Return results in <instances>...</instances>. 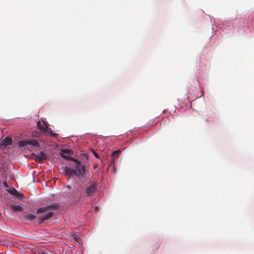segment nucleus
<instances>
[{
    "label": "nucleus",
    "instance_id": "obj_1",
    "mask_svg": "<svg viewBox=\"0 0 254 254\" xmlns=\"http://www.w3.org/2000/svg\"><path fill=\"white\" fill-rule=\"evenodd\" d=\"M70 160L75 162V166L73 169L65 167L64 168L65 174L68 176L74 175L79 178H82L85 170L84 166L82 165L80 161L76 159L73 158H70Z\"/></svg>",
    "mask_w": 254,
    "mask_h": 254
},
{
    "label": "nucleus",
    "instance_id": "obj_2",
    "mask_svg": "<svg viewBox=\"0 0 254 254\" xmlns=\"http://www.w3.org/2000/svg\"><path fill=\"white\" fill-rule=\"evenodd\" d=\"M37 126L38 128L41 130L43 131L44 133L48 132L51 136L53 137H55L57 135L56 133H54L52 131L51 128H49L48 125L45 123V122L43 121L42 122L40 121H38L37 123Z\"/></svg>",
    "mask_w": 254,
    "mask_h": 254
},
{
    "label": "nucleus",
    "instance_id": "obj_3",
    "mask_svg": "<svg viewBox=\"0 0 254 254\" xmlns=\"http://www.w3.org/2000/svg\"><path fill=\"white\" fill-rule=\"evenodd\" d=\"M97 190V185L94 183H91L87 188L85 192L88 197L94 196Z\"/></svg>",
    "mask_w": 254,
    "mask_h": 254
},
{
    "label": "nucleus",
    "instance_id": "obj_4",
    "mask_svg": "<svg viewBox=\"0 0 254 254\" xmlns=\"http://www.w3.org/2000/svg\"><path fill=\"white\" fill-rule=\"evenodd\" d=\"M57 206H58V204H54L47 207L40 208L37 209V213L38 214L44 213L46 212V211L49 209H52L53 210L56 209L58 208Z\"/></svg>",
    "mask_w": 254,
    "mask_h": 254
},
{
    "label": "nucleus",
    "instance_id": "obj_5",
    "mask_svg": "<svg viewBox=\"0 0 254 254\" xmlns=\"http://www.w3.org/2000/svg\"><path fill=\"white\" fill-rule=\"evenodd\" d=\"M53 215V212L50 211L46 213L43 214L42 215H40L39 216V220H40L41 223L43 222L44 221L49 219L51 218Z\"/></svg>",
    "mask_w": 254,
    "mask_h": 254
},
{
    "label": "nucleus",
    "instance_id": "obj_6",
    "mask_svg": "<svg viewBox=\"0 0 254 254\" xmlns=\"http://www.w3.org/2000/svg\"><path fill=\"white\" fill-rule=\"evenodd\" d=\"M12 143V139L10 137H5L0 143V148L4 149L7 146L10 145Z\"/></svg>",
    "mask_w": 254,
    "mask_h": 254
},
{
    "label": "nucleus",
    "instance_id": "obj_7",
    "mask_svg": "<svg viewBox=\"0 0 254 254\" xmlns=\"http://www.w3.org/2000/svg\"><path fill=\"white\" fill-rule=\"evenodd\" d=\"M46 155L43 151H41L35 157V160L37 162H41L46 159Z\"/></svg>",
    "mask_w": 254,
    "mask_h": 254
},
{
    "label": "nucleus",
    "instance_id": "obj_8",
    "mask_svg": "<svg viewBox=\"0 0 254 254\" xmlns=\"http://www.w3.org/2000/svg\"><path fill=\"white\" fill-rule=\"evenodd\" d=\"M21 218L24 219L29 221H32L36 218V216L32 214L23 213L21 216Z\"/></svg>",
    "mask_w": 254,
    "mask_h": 254
},
{
    "label": "nucleus",
    "instance_id": "obj_9",
    "mask_svg": "<svg viewBox=\"0 0 254 254\" xmlns=\"http://www.w3.org/2000/svg\"><path fill=\"white\" fill-rule=\"evenodd\" d=\"M70 150H69V149H65V150H62V151L60 153V155L65 158V159H66L67 160H70V157H68L67 156V155H69L70 154Z\"/></svg>",
    "mask_w": 254,
    "mask_h": 254
},
{
    "label": "nucleus",
    "instance_id": "obj_10",
    "mask_svg": "<svg viewBox=\"0 0 254 254\" xmlns=\"http://www.w3.org/2000/svg\"><path fill=\"white\" fill-rule=\"evenodd\" d=\"M122 152L120 150L114 151L111 155L112 162H114L118 158L119 154Z\"/></svg>",
    "mask_w": 254,
    "mask_h": 254
},
{
    "label": "nucleus",
    "instance_id": "obj_11",
    "mask_svg": "<svg viewBox=\"0 0 254 254\" xmlns=\"http://www.w3.org/2000/svg\"><path fill=\"white\" fill-rule=\"evenodd\" d=\"M11 208L13 211L15 212H20L23 211L22 207L20 205H11Z\"/></svg>",
    "mask_w": 254,
    "mask_h": 254
},
{
    "label": "nucleus",
    "instance_id": "obj_12",
    "mask_svg": "<svg viewBox=\"0 0 254 254\" xmlns=\"http://www.w3.org/2000/svg\"><path fill=\"white\" fill-rule=\"evenodd\" d=\"M28 145H31L35 147H39V143L38 141L34 139H31L30 140H27Z\"/></svg>",
    "mask_w": 254,
    "mask_h": 254
},
{
    "label": "nucleus",
    "instance_id": "obj_13",
    "mask_svg": "<svg viewBox=\"0 0 254 254\" xmlns=\"http://www.w3.org/2000/svg\"><path fill=\"white\" fill-rule=\"evenodd\" d=\"M20 147H23L28 145L27 140H21L18 143Z\"/></svg>",
    "mask_w": 254,
    "mask_h": 254
},
{
    "label": "nucleus",
    "instance_id": "obj_14",
    "mask_svg": "<svg viewBox=\"0 0 254 254\" xmlns=\"http://www.w3.org/2000/svg\"><path fill=\"white\" fill-rule=\"evenodd\" d=\"M40 132L38 131H34L32 133V136L39 137L40 136Z\"/></svg>",
    "mask_w": 254,
    "mask_h": 254
},
{
    "label": "nucleus",
    "instance_id": "obj_15",
    "mask_svg": "<svg viewBox=\"0 0 254 254\" xmlns=\"http://www.w3.org/2000/svg\"><path fill=\"white\" fill-rule=\"evenodd\" d=\"M7 191L10 194L14 195L15 193H17V190L14 188L9 190H7Z\"/></svg>",
    "mask_w": 254,
    "mask_h": 254
},
{
    "label": "nucleus",
    "instance_id": "obj_16",
    "mask_svg": "<svg viewBox=\"0 0 254 254\" xmlns=\"http://www.w3.org/2000/svg\"><path fill=\"white\" fill-rule=\"evenodd\" d=\"M14 195H15L16 196H17L18 197H20L21 196H23V194L19 193V192H18L17 191V193H15Z\"/></svg>",
    "mask_w": 254,
    "mask_h": 254
},
{
    "label": "nucleus",
    "instance_id": "obj_17",
    "mask_svg": "<svg viewBox=\"0 0 254 254\" xmlns=\"http://www.w3.org/2000/svg\"><path fill=\"white\" fill-rule=\"evenodd\" d=\"M92 151H93V154L95 156V157L97 158H99V157L98 155L97 154V153L96 152V151H95L94 150H93Z\"/></svg>",
    "mask_w": 254,
    "mask_h": 254
},
{
    "label": "nucleus",
    "instance_id": "obj_18",
    "mask_svg": "<svg viewBox=\"0 0 254 254\" xmlns=\"http://www.w3.org/2000/svg\"><path fill=\"white\" fill-rule=\"evenodd\" d=\"M3 184L6 188H8V185L6 182H3Z\"/></svg>",
    "mask_w": 254,
    "mask_h": 254
},
{
    "label": "nucleus",
    "instance_id": "obj_19",
    "mask_svg": "<svg viewBox=\"0 0 254 254\" xmlns=\"http://www.w3.org/2000/svg\"><path fill=\"white\" fill-rule=\"evenodd\" d=\"M95 210H96V211L98 210H99L98 207V206H95Z\"/></svg>",
    "mask_w": 254,
    "mask_h": 254
},
{
    "label": "nucleus",
    "instance_id": "obj_20",
    "mask_svg": "<svg viewBox=\"0 0 254 254\" xmlns=\"http://www.w3.org/2000/svg\"><path fill=\"white\" fill-rule=\"evenodd\" d=\"M1 214L0 213V218L1 217Z\"/></svg>",
    "mask_w": 254,
    "mask_h": 254
}]
</instances>
